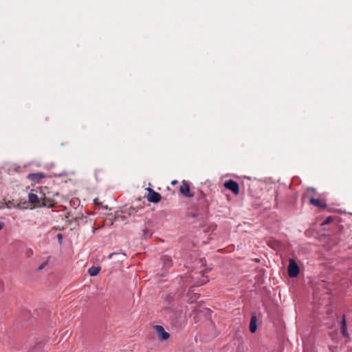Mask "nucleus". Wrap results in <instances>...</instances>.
Here are the masks:
<instances>
[{
  "label": "nucleus",
  "instance_id": "6ab92c4d",
  "mask_svg": "<svg viewBox=\"0 0 352 352\" xmlns=\"http://www.w3.org/2000/svg\"><path fill=\"white\" fill-rule=\"evenodd\" d=\"M30 254H32V251L31 250H29L28 256H30Z\"/></svg>",
  "mask_w": 352,
  "mask_h": 352
},
{
  "label": "nucleus",
  "instance_id": "4468645a",
  "mask_svg": "<svg viewBox=\"0 0 352 352\" xmlns=\"http://www.w3.org/2000/svg\"><path fill=\"white\" fill-rule=\"evenodd\" d=\"M57 238H58V242H59L60 243H62V239H63V236H62V234H58L57 235Z\"/></svg>",
  "mask_w": 352,
  "mask_h": 352
},
{
  "label": "nucleus",
  "instance_id": "423d86ee",
  "mask_svg": "<svg viewBox=\"0 0 352 352\" xmlns=\"http://www.w3.org/2000/svg\"><path fill=\"white\" fill-rule=\"evenodd\" d=\"M44 177H45V175L42 173H30L28 176V178L34 182H38Z\"/></svg>",
  "mask_w": 352,
  "mask_h": 352
},
{
  "label": "nucleus",
  "instance_id": "20e7f679",
  "mask_svg": "<svg viewBox=\"0 0 352 352\" xmlns=\"http://www.w3.org/2000/svg\"><path fill=\"white\" fill-rule=\"evenodd\" d=\"M28 201L34 206H45V204L41 201V199L40 198H38V197L33 192H30L29 194Z\"/></svg>",
  "mask_w": 352,
  "mask_h": 352
},
{
  "label": "nucleus",
  "instance_id": "f257e3e1",
  "mask_svg": "<svg viewBox=\"0 0 352 352\" xmlns=\"http://www.w3.org/2000/svg\"><path fill=\"white\" fill-rule=\"evenodd\" d=\"M299 267L296 261L291 258L288 266V274L291 278H295L299 274Z\"/></svg>",
  "mask_w": 352,
  "mask_h": 352
},
{
  "label": "nucleus",
  "instance_id": "2eb2a0df",
  "mask_svg": "<svg viewBox=\"0 0 352 352\" xmlns=\"http://www.w3.org/2000/svg\"><path fill=\"white\" fill-rule=\"evenodd\" d=\"M208 281V279L207 277H204L203 279L201 281V284H204Z\"/></svg>",
  "mask_w": 352,
  "mask_h": 352
},
{
  "label": "nucleus",
  "instance_id": "4be33fe9",
  "mask_svg": "<svg viewBox=\"0 0 352 352\" xmlns=\"http://www.w3.org/2000/svg\"><path fill=\"white\" fill-rule=\"evenodd\" d=\"M191 216H192V217H196V214H191Z\"/></svg>",
  "mask_w": 352,
  "mask_h": 352
},
{
  "label": "nucleus",
  "instance_id": "f8f14e48",
  "mask_svg": "<svg viewBox=\"0 0 352 352\" xmlns=\"http://www.w3.org/2000/svg\"><path fill=\"white\" fill-rule=\"evenodd\" d=\"M310 203L312 204V205H314V206H318V207H324V205L322 204L320 200L317 199H315V198H311L310 199Z\"/></svg>",
  "mask_w": 352,
  "mask_h": 352
},
{
  "label": "nucleus",
  "instance_id": "f03ea898",
  "mask_svg": "<svg viewBox=\"0 0 352 352\" xmlns=\"http://www.w3.org/2000/svg\"><path fill=\"white\" fill-rule=\"evenodd\" d=\"M146 190L148 192L146 198L149 202L157 204L160 201L162 196L160 193L155 192L151 188H147Z\"/></svg>",
  "mask_w": 352,
  "mask_h": 352
},
{
  "label": "nucleus",
  "instance_id": "6e6552de",
  "mask_svg": "<svg viewBox=\"0 0 352 352\" xmlns=\"http://www.w3.org/2000/svg\"><path fill=\"white\" fill-rule=\"evenodd\" d=\"M257 318L255 314H253L251 317L250 324V331L251 333H254L257 329Z\"/></svg>",
  "mask_w": 352,
  "mask_h": 352
},
{
  "label": "nucleus",
  "instance_id": "412c9836",
  "mask_svg": "<svg viewBox=\"0 0 352 352\" xmlns=\"http://www.w3.org/2000/svg\"><path fill=\"white\" fill-rule=\"evenodd\" d=\"M94 203H95L96 204H98V201H97V199H95V200H94Z\"/></svg>",
  "mask_w": 352,
  "mask_h": 352
},
{
  "label": "nucleus",
  "instance_id": "5701e85b",
  "mask_svg": "<svg viewBox=\"0 0 352 352\" xmlns=\"http://www.w3.org/2000/svg\"><path fill=\"white\" fill-rule=\"evenodd\" d=\"M329 219H327V221L325 222L326 223H329Z\"/></svg>",
  "mask_w": 352,
  "mask_h": 352
},
{
  "label": "nucleus",
  "instance_id": "7ed1b4c3",
  "mask_svg": "<svg viewBox=\"0 0 352 352\" xmlns=\"http://www.w3.org/2000/svg\"><path fill=\"white\" fill-rule=\"evenodd\" d=\"M155 329L157 334L158 338L161 341H165L169 338V336H170L169 333L168 332L165 331L163 327H162L160 325H156V326H155Z\"/></svg>",
  "mask_w": 352,
  "mask_h": 352
},
{
  "label": "nucleus",
  "instance_id": "aec40b11",
  "mask_svg": "<svg viewBox=\"0 0 352 352\" xmlns=\"http://www.w3.org/2000/svg\"><path fill=\"white\" fill-rule=\"evenodd\" d=\"M177 181H173V182H171V184H172V185H175V184H177Z\"/></svg>",
  "mask_w": 352,
  "mask_h": 352
},
{
  "label": "nucleus",
  "instance_id": "9b49d317",
  "mask_svg": "<svg viewBox=\"0 0 352 352\" xmlns=\"http://www.w3.org/2000/svg\"><path fill=\"white\" fill-rule=\"evenodd\" d=\"M341 332L344 336H347L346 333V324L344 316L342 317V324H341Z\"/></svg>",
  "mask_w": 352,
  "mask_h": 352
},
{
  "label": "nucleus",
  "instance_id": "0eeeda50",
  "mask_svg": "<svg viewBox=\"0 0 352 352\" xmlns=\"http://www.w3.org/2000/svg\"><path fill=\"white\" fill-rule=\"evenodd\" d=\"M180 192L186 197H192V195H190V187L186 181H183L182 185L180 186Z\"/></svg>",
  "mask_w": 352,
  "mask_h": 352
},
{
  "label": "nucleus",
  "instance_id": "a211bd4d",
  "mask_svg": "<svg viewBox=\"0 0 352 352\" xmlns=\"http://www.w3.org/2000/svg\"><path fill=\"white\" fill-rule=\"evenodd\" d=\"M30 254H32V251L31 250H29L28 256H30Z\"/></svg>",
  "mask_w": 352,
  "mask_h": 352
},
{
  "label": "nucleus",
  "instance_id": "dca6fc26",
  "mask_svg": "<svg viewBox=\"0 0 352 352\" xmlns=\"http://www.w3.org/2000/svg\"><path fill=\"white\" fill-rule=\"evenodd\" d=\"M117 253H112L109 255V258H111L113 256L117 255Z\"/></svg>",
  "mask_w": 352,
  "mask_h": 352
},
{
  "label": "nucleus",
  "instance_id": "9d476101",
  "mask_svg": "<svg viewBox=\"0 0 352 352\" xmlns=\"http://www.w3.org/2000/svg\"><path fill=\"white\" fill-rule=\"evenodd\" d=\"M100 271V267H91L89 269V274L91 276H94L98 274Z\"/></svg>",
  "mask_w": 352,
  "mask_h": 352
},
{
  "label": "nucleus",
  "instance_id": "39448f33",
  "mask_svg": "<svg viewBox=\"0 0 352 352\" xmlns=\"http://www.w3.org/2000/svg\"><path fill=\"white\" fill-rule=\"evenodd\" d=\"M224 186L227 189L230 190L234 194L239 193V184L233 180H229V181L226 182L224 184Z\"/></svg>",
  "mask_w": 352,
  "mask_h": 352
},
{
  "label": "nucleus",
  "instance_id": "f3484780",
  "mask_svg": "<svg viewBox=\"0 0 352 352\" xmlns=\"http://www.w3.org/2000/svg\"><path fill=\"white\" fill-rule=\"evenodd\" d=\"M4 223L2 222H0V230L3 228Z\"/></svg>",
  "mask_w": 352,
  "mask_h": 352
},
{
  "label": "nucleus",
  "instance_id": "ddd939ff",
  "mask_svg": "<svg viewBox=\"0 0 352 352\" xmlns=\"http://www.w3.org/2000/svg\"><path fill=\"white\" fill-rule=\"evenodd\" d=\"M50 259V257L47 258V260ZM48 264V261L43 263L38 267V271H41L43 270Z\"/></svg>",
  "mask_w": 352,
  "mask_h": 352
},
{
  "label": "nucleus",
  "instance_id": "1a4fd4ad",
  "mask_svg": "<svg viewBox=\"0 0 352 352\" xmlns=\"http://www.w3.org/2000/svg\"><path fill=\"white\" fill-rule=\"evenodd\" d=\"M162 261L164 267L166 268H168L172 265V260L170 256H164L162 257Z\"/></svg>",
  "mask_w": 352,
  "mask_h": 352
}]
</instances>
